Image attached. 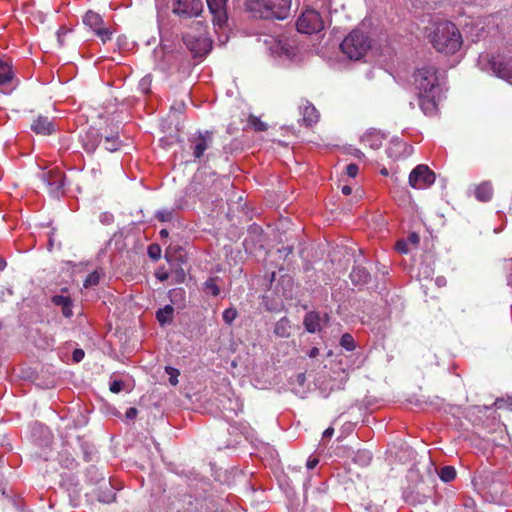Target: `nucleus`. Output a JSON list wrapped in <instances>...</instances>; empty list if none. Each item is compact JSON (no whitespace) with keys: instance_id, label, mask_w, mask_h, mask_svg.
<instances>
[{"instance_id":"nucleus-49","label":"nucleus","mask_w":512,"mask_h":512,"mask_svg":"<svg viewBox=\"0 0 512 512\" xmlns=\"http://www.w3.org/2000/svg\"><path fill=\"white\" fill-rule=\"evenodd\" d=\"M185 279V273L183 269H180L179 271H176V281L178 283L183 282Z\"/></svg>"},{"instance_id":"nucleus-33","label":"nucleus","mask_w":512,"mask_h":512,"mask_svg":"<svg viewBox=\"0 0 512 512\" xmlns=\"http://www.w3.org/2000/svg\"><path fill=\"white\" fill-rule=\"evenodd\" d=\"M99 281H100V275L98 272L94 271V272L90 273L87 276V278L85 279L84 287L90 288V287L96 286L99 284Z\"/></svg>"},{"instance_id":"nucleus-20","label":"nucleus","mask_w":512,"mask_h":512,"mask_svg":"<svg viewBox=\"0 0 512 512\" xmlns=\"http://www.w3.org/2000/svg\"><path fill=\"white\" fill-rule=\"evenodd\" d=\"M493 195V187L489 181L482 182L475 189V197L481 202H488Z\"/></svg>"},{"instance_id":"nucleus-28","label":"nucleus","mask_w":512,"mask_h":512,"mask_svg":"<svg viewBox=\"0 0 512 512\" xmlns=\"http://www.w3.org/2000/svg\"><path fill=\"white\" fill-rule=\"evenodd\" d=\"M439 477L444 482H450L456 477V470L453 466H444L439 471Z\"/></svg>"},{"instance_id":"nucleus-41","label":"nucleus","mask_w":512,"mask_h":512,"mask_svg":"<svg viewBox=\"0 0 512 512\" xmlns=\"http://www.w3.org/2000/svg\"><path fill=\"white\" fill-rule=\"evenodd\" d=\"M123 389V382L115 380L110 383V391L113 393H119Z\"/></svg>"},{"instance_id":"nucleus-37","label":"nucleus","mask_w":512,"mask_h":512,"mask_svg":"<svg viewBox=\"0 0 512 512\" xmlns=\"http://www.w3.org/2000/svg\"><path fill=\"white\" fill-rule=\"evenodd\" d=\"M95 33L103 43H106L108 40H110L112 35V32L108 28H103L102 26L98 28Z\"/></svg>"},{"instance_id":"nucleus-53","label":"nucleus","mask_w":512,"mask_h":512,"mask_svg":"<svg viewBox=\"0 0 512 512\" xmlns=\"http://www.w3.org/2000/svg\"><path fill=\"white\" fill-rule=\"evenodd\" d=\"M351 192H352V188L350 186L345 185V186L342 187V193L344 195H350Z\"/></svg>"},{"instance_id":"nucleus-27","label":"nucleus","mask_w":512,"mask_h":512,"mask_svg":"<svg viewBox=\"0 0 512 512\" xmlns=\"http://www.w3.org/2000/svg\"><path fill=\"white\" fill-rule=\"evenodd\" d=\"M102 488L104 489V491H102L101 494L99 495V497H98L99 501H101L103 503L113 502L115 499V493L113 492L112 486L108 483V484H104L102 486Z\"/></svg>"},{"instance_id":"nucleus-7","label":"nucleus","mask_w":512,"mask_h":512,"mask_svg":"<svg viewBox=\"0 0 512 512\" xmlns=\"http://www.w3.org/2000/svg\"><path fill=\"white\" fill-rule=\"evenodd\" d=\"M155 57L157 58L156 67L162 72H172L179 69L178 65L188 63L183 53L179 51L165 52L163 49L155 50Z\"/></svg>"},{"instance_id":"nucleus-45","label":"nucleus","mask_w":512,"mask_h":512,"mask_svg":"<svg viewBox=\"0 0 512 512\" xmlns=\"http://www.w3.org/2000/svg\"><path fill=\"white\" fill-rule=\"evenodd\" d=\"M137 414H138V410L134 407H130L129 409H127V411L125 413V417L128 420H133L137 417Z\"/></svg>"},{"instance_id":"nucleus-36","label":"nucleus","mask_w":512,"mask_h":512,"mask_svg":"<svg viewBox=\"0 0 512 512\" xmlns=\"http://www.w3.org/2000/svg\"><path fill=\"white\" fill-rule=\"evenodd\" d=\"M205 290L213 296H218L220 293L219 287L216 285L213 279H209L205 283Z\"/></svg>"},{"instance_id":"nucleus-10","label":"nucleus","mask_w":512,"mask_h":512,"mask_svg":"<svg viewBox=\"0 0 512 512\" xmlns=\"http://www.w3.org/2000/svg\"><path fill=\"white\" fill-rule=\"evenodd\" d=\"M203 10L201 0H174L172 12L182 19L198 16Z\"/></svg>"},{"instance_id":"nucleus-15","label":"nucleus","mask_w":512,"mask_h":512,"mask_svg":"<svg viewBox=\"0 0 512 512\" xmlns=\"http://www.w3.org/2000/svg\"><path fill=\"white\" fill-rule=\"evenodd\" d=\"M439 91L419 94V105L426 115H433L437 110Z\"/></svg>"},{"instance_id":"nucleus-17","label":"nucleus","mask_w":512,"mask_h":512,"mask_svg":"<svg viewBox=\"0 0 512 512\" xmlns=\"http://www.w3.org/2000/svg\"><path fill=\"white\" fill-rule=\"evenodd\" d=\"M101 139L98 130L89 129L81 139L84 150L88 153H93L101 143Z\"/></svg>"},{"instance_id":"nucleus-13","label":"nucleus","mask_w":512,"mask_h":512,"mask_svg":"<svg viewBox=\"0 0 512 512\" xmlns=\"http://www.w3.org/2000/svg\"><path fill=\"white\" fill-rule=\"evenodd\" d=\"M302 116V124L306 127H312L320 118L318 110L307 100H305L299 107Z\"/></svg>"},{"instance_id":"nucleus-24","label":"nucleus","mask_w":512,"mask_h":512,"mask_svg":"<svg viewBox=\"0 0 512 512\" xmlns=\"http://www.w3.org/2000/svg\"><path fill=\"white\" fill-rule=\"evenodd\" d=\"M174 308L171 305H166L164 308L156 312V318L161 326H165L173 321Z\"/></svg>"},{"instance_id":"nucleus-48","label":"nucleus","mask_w":512,"mask_h":512,"mask_svg":"<svg viewBox=\"0 0 512 512\" xmlns=\"http://www.w3.org/2000/svg\"><path fill=\"white\" fill-rule=\"evenodd\" d=\"M318 462L319 460L317 458L309 457L306 463V467L309 470L314 469L317 466Z\"/></svg>"},{"instance_id":"nucleus-19","label":"nucleus","mask_w":512,"mask_h":512,"mask_svg":"<svg viewBox=\"0 0 512 512\" xmlns=\"http://www.w3.org/2000/svg\"><path fill=\"white\" fill-rule=\"evenodd\" d=\"M384 134L376 129H369L362 137L361 141L369 145L372 149H379L382 146Z\"/></svg>"},{"instance_id":"nucleus-40","label":"nucleus","mask_w":512,"mask_h":512,"mask_svg":"<svg viewBox=\"0 0 512 512\" xmlns=\"http://www.w3.org/2000/svg\"><path fill=\"white\" fill-rule=\"evenodd\" d=\"M396 249L398 252L400 253H408L409 252V249H408V242L405 241V240H399L397 243H396Z\"/></svg>"},{"instance_id":"nucleus-5","label":"nucleus","mask_w":512,"mask_h":512,"mask_svg":"<svg viewBox=\"0 0 512 512\" xmlns=\"http://www.w3.org/2000/svg\"><path fill=\"white\" fill-rule=\"evenodd\" d=\"M413 78L419 94L440 91L438 71L434 66H424L417 69Z\"/></svg>"},{"instance_id":"nucleus-21","label":"nucleus","mask_w":512,"mask_h":512,"mask_svg":"<svg viewBox=\"0 0 512 512\" xmlns=\"http://www.w3.org/2000/svg\"><path fill=\"white\" fill-rule=\"evenodd\" d=\"M370 274L364 267H354L350 273V279L355 285H363L369 281Z\"/></svg>"},{"instance_id":"nucleus-18","label":"nucleus","mask_w":512,"mask_h":512,"mask_svg":"<svg viewBox=\"0 0 512 512\" xmlns=\"http://www.w3.org/2000/svg\"><path fill=\"white\" fill-rule=\"evenodd\" d=\"M12 72L10 67L0 60V92L8 93L11 91Z\"/></svg>"},{"instance_id":"nucleus-3","label":"nucleus","mask_w":512,"mask_h":512,"mask_svg":"<svg viewBox=\"0 0 512 512\" xmlns=\"http://www.w3.org/2000/svg\"><path fill=\"white\" fill-rule=\"evenodd\" d=\"M372 47V40L360 29L352 30L340 44L342 53L350 60H361Z\"/></svg>"},{"instance_id":"nucleus-47","label":"nucleus","mask_w":512,"mask_h":512,"mask_svg":"<svg viewBox=\"0 0 512 512\" xmlns=\"http://www.w3.org/2000/svg\"><path fill=\"white\" fill-rule=\"evenodd\" d=\"M61 309H62V314H63L64 317L70 318V317L73 316L72 303L71 304H66Z\"/></svg>"},{"instance_id":"nucleus-9","label":"nucleus","mask_w":512,"mask_h":512,"mask_svg":"<svg viewBox=\"0 0 512 512\" xmlns=\"http://www.w3.org/2000/svg\"><path fill=\"white\" fill-rule=\"evenodd\" d=\"M188 142L194 158L200 159L213 143V132L198 131L188 139Z\"/></svg>"},{"instance_id":"nucleus-23","label":"nucleus","mask_w":512,"mask_h":512,"mask_svg":"<svg viewBox=\"0 0 512 512\" xmlns=\"http://www.w3.org/2000/svg\"><path fill=\"white\" fill-rule=\"evenodd\" d=\"M303 324L305 329L310 333L320 330V316L316 312H309L305 315Z\"/></svg>"},{"instance_id":"nucleus-50","label":"nucleus","mask_w":512,"mask_h":512,"mask_svg":"<svg viewBox=\"0 0 512 512\" xmlns=\"http://www.w3.org/2000/svg\"><path fill=\"white\" fill-rule=\"evenodd\" d=\"M404 144L400 143V142H397V143H394L392 147H389L386 152L389 156H392V152H393V148H396V149H399L403 146Z\"/></svg>"},{"instance_id":"nucleus-57","label":"nucleus","mask_w":512,"mask_h":512,"mask_svg":"<svg viewBox=\"0 0 512 512\" xmlns=\"http://www.w3.org/2000/svg\"><path fill=\"white\" fill-rule=\"evenodd\" d=\"M159 234L162 238H166L168 237L169 232L166 229H162Z\"/></svg>"},{"instance_id":"nucleus-38","label":"nucleus","mask_w":512,"mask_h":512,"mask_svg":"<svg viewBox=\"0 0 512 512\" xmlns=\"http://www.w3.org/2000/svg\"><path fill=\"white\" fill-rule=\"evenodd\" d=\"M156 218L161 222H169L173 218L172 210H161L156 213Z\"/></svg>"},{"instance_id":"nucleus-55","label":"nucleus","mask_w":512,"mask_h":512,"mask_svg":"<svg viewBox=\"0 0 512 512\" xmlns=\"http://www.w3.org/2000/svg\"><path fill=\"white\" fill-rule=\"evenodd\" d=\"M354 156L361 159V158H364V153H362L360 150L356 149L354 152Z\"/></svg>"},{"instance_id":"nucleus-12","label":"nucleus","mask_w":512,"mask_h":512,"mask_svg":"<svg viewBox=\"0 0 512 512\" xmlns=\"http://www.w3.org/2000/svg\"><path fill=\"white\" fill-rule=\"evenodd\" d=\"M210 13L212 14V21L215 26L222 28L228 21L226 2L227 0H206Z\"/></svg>"},{"instance_id":"nucleus-59","label":"nucleus","mask_w":512,"mask_h":512,"mask_svg":"<svg viewBox=\"0 0 512 512\" xmlns=\"http://www.w3.org/2000/svg\"><path fill=\"white\" fill-rule=\"evenodd\" d=\"M280 49H281V52L284 54L289 53V49L285 45H281Z\"/></svg>"},{"instance_id":"nucleus-4","label":"nucleus","mask_w":512,"mask_h":512,"mask_svg":"<svg viewBox=\"0 0 512 512\" xmlns=\"http://www.w3.org/2000/svg\"><path fill=\"white\" fill-rule=\"evenodd\" d=\"M195 32H188L183 35L186 48L194 58L203 59L212 49V40L208 36L206 26L201 21L193 23Z\"/></svg>"},{"instance_id":"nucleus-32","label":"nucleus","mask_w":512,"mask_h":512,"mask_svg":"<svg viewBox=\"0 0 512 512\" xmlns=\"http://www.w3.org/2000/svg\"><path fill=\"white\" fill-rule=\"evenodd\" d=\"M148 256L154 260L157 261L161 257V247L158 244H150L147 249Z\"/></svg>"},{"instance_id":"nucleus-52","label":"nucleus","mask_w":512,"mask_h":512,"mask_svg":"<svg viewBox=\"0 0 512 512\" xmlns=\"http://www.w3.org/2000/svg\"><path fill=\"white\" fill-rule=\"evenodd\" d=\"M308 355H309V357H310V358H315V357H317V356L319 355V349H318V348H316V347H313V348L309 351Z\"/></svg>"},{"instance_id":"nucleus-34","label":"nucleus","mask_w":512,"mask_h":512,"mask_svg":"<svg viewBox=\"0 0 512 512\" xmlns=\"http://www.w3.org/2000/svg\"><path fill=\"white\" fill-rule=\"evenodd\" d=\"M165 371L170 376L169 383L173 386H176L178 384V376L180 374L179 370L170 366H166Z\"/></svg>"},{"instance_id":"nucleus-42","label":"nucleus","mask_w":512,"mask_h":512,"mask_svg":"<svg viewBox=\"0 0 512 512\" xmlns=\"http://www.w3.org/2000/svg\"><path fill=\"white\" fill-rule=\"evenodd\" d=\"M358 170H359V169H358V166H357L356 164H353V163L349 164V165L346 167V173H347V175H348V176H350V177H352V178H354V177L357 175Z\"/></svg>"},{"instance_id":"nucleus-44","label":"nucleus","mask_w":512,"mask_h":512,"mask_svg":"<svg viewBox=\"0 0 512 512\" xmlns=\"http://www.w3.org/2000/svg\"><path fill=\"white\" fill-rule=\"evenodd\" d=\"M155 276L156 278L161 281V282H164L166 281L168 278H169V274L168 272H166L165 270L163 269H158L155 273Z\"/></svg>"},{"instance_id":"nucleus-29","label":"nucleus","mask_w":512,"mask_h":512,"mask_svg":"<svg viewBox=\"0 0 512 512\" xmlns=\"http://www.w3.org/2000/svg\"><path fill=\"white\" fill-rule=\"evenodd\" d=\"M105 149L110 152L117 151L121 146V141L117 136H107L104 141Z\"/></svg>"},{"instance_id":"nucleus-54","label":"nucleus","mask_w":512,"mask_h":512,"mask_svg":"<svg viewBox=\"0 0 512 512\" xmlns=\"http://www.w3.org/2000/svg\"><path fill=\"white\" fill-rule=\"evenodd\" d=\"M171 108L172 109H176L179 112H182L185 109V103L184 102H180L177 107L175 105H173Z\"/></svg>"},{"instance_id":"nucleus-56","label":"nucleus","mask_w":512,"mask_h":512,"mask_svg":"<svg viewBox=\"0 0 512 512\" xmlns=\"http://www.w3.org/2000/svg\"><path fill=\"white\" fill-rule=\"evenodd\" d=\"M182 292H183V290H182V289H179V290H176V289H175V290H172V291L170 292V295H171V297H174V296H176V295H178V294H181Z\"/></svg>"},{"instance_id":"nucleus-26","label":"nucleus","mask_w":512,"mask_h":512,"mask_svg":"<svg viewBox=\"0 0 512 512\" xmlns=\"http://www.w3.org/2000/svg\"><path fill=\"white\" fill-rule=\"evenodd\" d=\"M372 460V454L370 451L368 450H358L354 457H353V461L356 463V464H359L360 466H368L370 464Z\"/></svg>"},{"instance_id":"nucleus-31","label":"nucleus","mask_w":512,"mask_h":512,"mask_svg":"<svg viewBox=\"0 0 512 512\" xmlns=\"http://www.w3.org/2000/svg\"><path fill=\"white\" fill-rule=\"evenodd\" d=\"M249 124L256 131H265L267 130V124L261 121L258 117L251 115L248 120Z\"/></svg>"},{"instance_id":"nucleus-61","label":"nucleus","mask_w":512,"mask_h":512,"mask_svg":"<svg viewBox=\"0 0 512 512\" xmlns=\"http://www.w3.org/2000/svg\"><path fill=\"white\" fill-rule=\"evenodd\" d=\"M58 40H59L60 42H62V40H61V30H59V31H58Z\"/></svg>"},{"instance_id":"nucleus-43","label":"nucleus","mask_w":512,"mask_h":512,"mask_svg":"<svg viewBox=\"0 0 512 512\" xmlns=\"http://www.w3.org/2000/svg\"><path fill=\"white\" fill-rule=\"evenodd\" d=\"M85 356V353L82 349H75L72 353L73 361L78 363L80 362Z\"/></svg>"},{"instance_id":"nucleus-46","label":"nucleus","mask_w":512,"mask_h":512,"mask_svg":"<svg viewBox=\"0 0 512 512\" xmlns=\"http://www.w3.org/2000/svg\"><path fill=\"white\" fill-rule=\"evenodd\" d=\"M419 241H420V237L417 233H411L409 234L408 236V239H407V242L414 245V246H417L419 244Z\"/></svg>"},{"instance_id":"nucleus-30","label":"nucleus","mask_w":512,"mask_h":512,"mask_svg":"<svg viewBox=\"0 0 512 512\" xmlns=\"http://www.w3.org/2000/svg\"><path fill=\"white\" fill-rule=\"evenodd\" d=\"M340 345L347 351H353L355 349L354 338L351 334L345 333L341 336Z\"/></svg>"},{"instance_id":"nucleus-8","label":"nucleus","mask_w":512,"mask_h":512,"mask_svg":"<svg viewBox=\"0 0 512 512\" xmlns=\"http://www.w3.org/2000/svg\"><path fill=\"white\" fill-rule=\"evenodd\" d=\"M435 173L424 164L417 165L409 175V184L414 189H426L435 182Z\"/></svg>"},{"instance_id":"nucleus-63","label":"nucleus","mask_w":512,"mask_h":512,"mask_svg":"<svg viewBox=\"0 0 512 512\" xmlns=\"http://www.w3.org/2000/svg\"><path fill=\"white\" fill-rule=\"evenodd\" d=\"M382 174L386 175L387 174V170L386 169L382 170Z\"/></svg>"},{"instance_id":"nucleus-2","label":"nucleus","mask_w":512,"mask_h":512,"mask_svg":"<svg viewBox=\"0 0 512 512\" xmlns=\"http://www.w3.org/2000/svg\"><path fill=\"white\" fill-rule=\"evenodd\" d=\"M292 0H245L246 10L254 17L265 20H284L289 17Z\"/></svg>"},{"instance_id":"nucleus-51","label":"nucleus","mask_w":512,"mask_h":512,"mask_svg":"<svg viewBox=\"0 0 512 512\" xmlns=\"http://www.w3.org/2000/svg\"><path fill=\"white\" fill-rule=\"evenodd\" d=\"M334 434V429L332 427H329L327 428L324 432H323V438H330L332 437Z\"/></svg>"},{"instance_id":"nucleus-62","label":"nucleus","mask_w":512,"mask_h":512,"mask_svg":"<svg viewBox=\"0 0 512 512\" xmlns=\"http://www.w3.org/2000/svg\"><path fill=\"white\" fill-rule=\"evenodd\" d=\"M437 283H438V285H441L442 284V279H437Z\"/></svg>"},{"instance_id":"nucleus-22","label":"nucleus","mask_w":512,"mask_h":512,"mask_svg":"<svg viewBox=\"0 0 512 512\" xmlns=\"http://www.w3.org/2000/svg\"><path fill=\"white\" fill-rule=\"evenodd\" d=\"M291 329L290 320L283 317L275 323L274 334L280 338H288L291 335Z\"/></svg>"},{"instance_id":"nucleus-14","label":"nucleus","mask_w":512,"mask_h":512,"mask_svg":"<svg viewBox=\"0 0 512 512\" xmlns=\"http://www.w3.org/2000/svg\"><path fill=\"white\" fill-rule=\"evenodd\" d=\"M488 64L496 76L512 83V66L509 63L492 58L488 60Z\"/></svg>"},{"instance_id":"nucleus-6","label":"nucleus","mask_w":512,"mask_h":512,"mask_svg":"<svg viewBox=\"0 0 512 512\" xmlns=\"http://www.w3.org/2000/svg\"><path fill=\"white\" fill-rule=\"evenodd\" d=\"M296 27L300 33L314 34L324 29V21L318 11L307 9L298 17Z\"/></svg>"},{"instance_id":"nucleus-58","label":"nucleus","mask_w":512,"mask_h":512,"mask_svg":"<svg viewBox=\"0 0 512 512\" xmlns=\"http://www.w3.org/2000/svg\"><path fill=\"white\" fill-rule=\"evenodd\" d=\"M6 267V261L3 258H0V271L4 270Z\"/></svg>"},{"instance_id":"nucleus-60","label":"nucleus","mask_w":512,"mask_h":512,"mask_svg":"<svg viewBox=\"0 0 512 512\" xmlns=\"http://www.w3.org/2000/svg\"><path fill=\"white\" fill-rule=\"evenodd\" d=\"M54 245V239L52 238V236L49 237V249L51 250L52 247Z\"/></svg>"},{"instance_id":"nucleus-1","label":"nucleus","mask_w":512,"mask_h":512,"mask_svg":"<svg viewBox=\"0 0 512 512\" xmlns=\"http://www.w3.org/2000/svg\"><path fill=\"white\" fill-rule=\"evenodd\" d=\"M429 41L437 52L446 55L455 54L463 44L459 29L450 21L437 23L429 34Z\"/></svg>"},{"instance_id":"nucleus-11","label":"nucleus","mask_w":512,"mask_h":512,"mask_svg":"<svg viewBox=\"0 0 512 512\" xmlns=\"http://www.w3.org/2000/svg\"><path fill=\"white\" fill-rule=\"evenodd\" d=\"M42 180L47 184L50 194L58 197L63 193L65 174L59 168L54 167L48 171L42 172Z\"/></svg>"},{"instance_id":"nucleus-16","label":"nucleus","mask_w":512,"mask_h":512,"mask_svg":"<svg viewBox=\"0 0 512 512\" xmlns=\"http://www.w3.org/2000/svg\"><path fill=\"white\" fill-rule=\"evenodd\" d=\"M31 130L40 135H51L56 131L55 123L46 116H38L31 124Z\"/></svg>"},{"instance_id":"nucleus-25","label":"nucleus","mask_w":512,"mask_h":512,"mask_svg":"<svg viewBox=\"0 0 512 512\" xmlns=\"http://www.w3.org/2000/svg\"><path fill=\"white\" fill-rule=\"evenodd\" d=\"M83 23L95 32L102 26L103 20L98 13L88 11L83 17Z\"/></svg>"},{"instance_id":"nucleus-39","label":"nucleus","mask_w":512,"mask_h":512,"mask_svg":"<svg viewBox=\"0 0 512 512\" xmlns=\"http://www.w3.org/2000/svg\"><path fill=\"white\" fill-rule=\"evenodd\" d=\"M237 313L234 309H226L223 312V320L230 324L236 317Z\"/></svg>"},{"instance_id":"nucleus-35","label":"nucleus","mask_w":512,"mask_h":512,"mask_svg":"<svg viewBox=\"0 0 512 512\" xmlns=\"http://www.w3.org/2000/svg\"><path fill=\"white\" fill-rule=\"evenodd\" d=\"M52 302L54 305L63 308L66 304H71V299L68 296L55 295L52 297Z\"/></svg>"}]
</instances>
